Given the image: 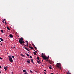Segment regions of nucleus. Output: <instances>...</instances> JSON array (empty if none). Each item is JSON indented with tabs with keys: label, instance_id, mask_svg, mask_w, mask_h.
I'll use <instances>...</instances> for the list:
<instances>
[{
	"label": "nucleus",
	"instance_id": "11",
	"mask_svg": "<svg viewBox=\"0 0 74 74\" xmlns=\"http://www.w3.org/2000/svg\"><path fill=\"white\" fill-rule=\"evenodd\" d=\"M37 59H38V60L40 61V57H37Z\"/></svg>",
	"mask_w": 74,
	"mask_h": 74
},
{
	"label": "nucleus",
	"instance_id": "28",
	"mask_svg": "<svg viewBox=\"0 0 74 74\" xmlns=\"http://www.w3.org/2000/svg\"><path fill=\"white\" fill-rule=\"evenodd\" d=\"M12 58H14V56H12Z\"/></svg>",
	"mask_w": 74,
	"mask_h": 74
},
{
	"label": "nucleus",
	"instance_id": "18",
	"mask_svg": "<svg viewBox=\"0 0 74 74\" xmlns=\"http://www.w3.org/2000/svg\"><path fill=\"white\" fill-rule=\"evenodd\" d=\"M7 29H8V30H10V28H9V27H7Z\"/></svg>",
	"mask_w": 74,
	"mask_h": 74
},
{
	"label": "nucleus",
	"instance_id": "10",
	"mask_svg": "<svg viewBox=\"0 0 74 74\" xmlns=\"http://www.w3.org/2000/svg\"><path fill=\"white\" fill-rule=\"evenodd\" d=\"M28 60V61H27V63H30V60Z\"/></svg>",
	"mask_w": 74,
	"mask_h": 74
},
{
	"label": "nucleus",
	"instance_id": "17",
	"mask_svg": "<svg viewBox=\"0 0 74 74\" xmlns=\"http://www.w3.org/2000/svg\"><path fill=\"white\" fill-rule=\"evenodd\" d=\"M23 71L24 72V73H25V72H26V70H23Z\"/></svg>",
	"mask_w": 74,
	"mask_h": 74
},
{
	"label": "nucleus",
	"instance_id": "26",
	"mask_svg": "<svg viewBox=\"0 0 74 74\" xmlns=\"http://www.w3.org/2000/svg\"><path fill=\"white\" fill-rule=\"evenodd\" d=\"M4 21H5V23H6V22H5V19H4Z\"/></svg>",
	"mask_w": 74,
	"mask_h": 74
},
{
	"label": "nucleus",
	"instance_id": "21",
	"mask_svg": "<svg viewBox=\"0 0 74 74\" xmlns=\"http://www.w3.org/2000/svg\"><path fill=\"white\" fill-rule=\"evenodd\" d=\"M31 62H33V59H31Z\"/></svg>",
	"mask_w": 74,
	"mask_h": 74
},
{
	"label": "nucleus",
	"instance_id": "30",
	"mask_svg": "<svg viewBox=\"0 0 74 74\" xmlns=\"http://www.w3.org/2000/svg\"><path fill=\"white\" fill-rule=\"evenodd\" d=\"M1 66H0V69H1Z\"/></svg>",
	"mask_w": 74,
	"mask_h": 74
},
{
	"label": "nucleus",
	"instance_id": "36",
	"mask_svg": "<svg viewBox=\"0 0 74 74\" xmlns=\"http://www.w3.org/2000/svg\"><path fill=\"white\" fill-rule=\"evenodd\" d=\"M14 73H13V72H12V74H13Z\"/></svg>",
	"mask_w": 74,
	"mask_h": 74
},
{
	"label": "nucleus",
	"instance_id": "15",
	"mask_svg": "<svg viewBox=\"0 0 74 74\" xmlns=\"http://www.w3.org/2000/svg\"><path fill=\"white\" fill-rule=\"evenodd\" d=\"M34 55H36V52H34Z\"/></svg>",
	"mask_w": 74,
	"mask_h": 74
},
{
	"label": "nucleus",
	"instance_id": "20",
	"mask_svg": "<svg viewBox=\"0 0 74 74\" xmlns=\"http://www.w3.org/2000/svg\"><path fill=\"white\" fill-rule=\"evenodd\" d=\"M49 68L51 70L52 69V67L51 66H50Z\"/></svg>",
	"mask_w": 74,
	"mask_h": 74
},
{
	"label": "nucleus",
	"instance_id": "34",
	"mask_svg": "<svg viewBox=\"0 0 74 74\" xmlns=\"http://www.w3.org/2000/svg\"><path fill=\"white\" fill-rule=\"evenodd\" d=\"M67 74H71V73H67Z\"/></svg>",
	"mask_w": 74,
	"mask_h": 74
},
{
	"label": "nucleus",
	"instance_id": "12",
	"mask_svg": "<svg viewBox=\"0 0 74 74\" xmlns=\"http://www.w3.org/2000/svg\"><path fill=\"white\" fill-rule=\"evenodd\" d=\"M25 55H26L28 57L29 56V55L27 53H25Z\"/></svg>",
	"mask_w": 74,
	"mask_h": 74
},
{
	"label": "nucleus",
	"instance_id": "27",
	"mask_svg": "<svg viewBox=\"0 0 74 74\" xmlns=\"http://www.w3.org/2000/svg\"><path fill=\"white\" fill-rule=\"evenodd\" d=\"M30 58H31V59H32V56H30Z\"/></svg>",
	"mask_w": 74,
	"mask_h": 74
},
{
	"label": "nucleus",
	"instance_id": "25",
	"mask_svg": "<svg viewBox=\"0 0 74 74\" xmlns=\"http://www.w3.org/2000/svg\"><path fill=\"white\" fill-rule=\"evenodd\" d=\"M0 59H1V60H2L3 59V58H1V57H0Z\"/></svg>",
	"mask_w": 74,
	"mask_h": 74
},
{
	"label": "nucleus",
	"instance_id": "37",
	"mask_svg": "<svg viewBox=\"0 0 74 74\" xmlns=\"http://www.w3.org/2000/svg\"><path fill=\"white\" fill-rule=\"evenodd\" d=\"M26 46H27V47H28V45H27Z\"/></svg>",
	"mask_w": 74,
	"mask_h": 74
},
{
	"label": "nucleus",
	"instance_id": "40",
	"mask_svg": "<svg viewBox=\"0 0 74 74\" xmlns=\"http://www.w3.org/2000/svg\"><path fill=\"white\" fill-rule=\"evenodd\" d=\"M51 74H53V73H51Z\"/></svg>",
	"mask_w": 74,
	"mask_h": 74
},
{
	"label": "nucleus",
	"instance_id": "14",
	"mask_svg": "<svg viewBox=\"0 0 74 74\" xmlns=\"http://www.w3.org/2000/svg\"><path fill=\"white\" fill-rule=\"evenodd\" d=\"M0 39L1 40V41H3V39L1 38H0Z\"/></svg>",
	"mask_w": 74,
	"mask_h": 74
},
{
	"label": "nucleus",
	"instance_id": "42",
	"mask_svg": "<svg viewBox=\"0 0 74 74\" xmlns=\"http://www.w3.org/2000/svg\"><path fill=\"white\" fill-rule=\"evenodd\" d=\"M42 66H44V65H42Z\"/></svg>",
	"mask_w": 74,
	"mask_h": 74
},
{
	"label": "nucleus",
	"instance_id": "5",
	"mask_svg": "<svg viewBox=\"0 0 74 74\" xmlns=\"http://www.w3.org/2000/svg\"><path fill=\"white\" fill-rule=\"evenodd\" d=\"M46 56H45V53H42V58H44Z\"/></svg>",
	"mask_w": 74,
	"mask_h": 74
},
{
	"label": "nucleus",
	"instance_id": "6",
	"mask_svg": "<svg viewBox=\"0 0 74 74\" xmlns=\"http://www.w3.org/2000/svg\"><path fill=\"white\" fill-rule=\"evenodd\" d=\"M24 48H25V49H26V50H27V51H29V52H30V51H29V49H27V48L24 47Z\"/></svg>",
	"mask_w": 74,
	"mask_h": 74
},
{
	"label": "nucleus",
	"instance_id": "29",
	"mask_svg": "<svg viewBox=\"0 0 74 74\" xmlns=\"http://www.w3.org/2000/svg\"><path fill=\"white\" fill-rule=\"evenodd\" d=\"M28 45V43H27V45Z\"/></svg>",
	"mask_w": 74,
	"mask_h": 74
},
{
	"label": "nucleus",
	"instance_id": "1",
	"mask_svg": "<svg viewBox=\"0 0 74 74\" xmlns=\"http://www.w3.org/2000/svg\"><path fill=\"white\" fill-rule=\"evenodd\" d=\"M19 42L21 44H22L23 43H25V42L23 41V39L22 38H20L19 39Z\"/></svg>",
	"mask_w": 74,
	"mask_h": 74
},
{
	"label": "nucleus",
	"instance_id": "24",
	"mask_svg": "<svg viewBox=\"0 0 74 74\" xmlns=\"http://www.w3.org/2000/svg\"><path fill=\"white\" fill-rule=\"evenodd\" d=\"M35 48L36 50L37 49V47H35Z\"/></svg>",
	"mask_w": 74,
	"mask_h": 74
},
{
	"label": "nucleus",
	"instance_id": "4",
	"mask_svg": "<svg viewBox=\"0 0 74 74\" xmlns=\"http://www.w3.org/2000/svg\"><path fill=\"white\" fill-rule=\"evenodd\" d=\"M48 58H47V56H46L45 57H44V58H43V59H45V60H46V61H48V59H48Z\"/></svg>",
	"mask_w": 74,
	"mask_h": 74
},
{
	"label": "nucleus",
	"instance_id": "38",
	"mask_svg": "<svg viewBox=\"0 0 74 74\" xmlns=\"http://www.w3.org/2000/svg\"><path fill=\"white\" fill-rule=\"evenodd\" d=\"M15 47H14V48H15Z\"/></svg>",
	"mask_w": 74,
	"mask_h": 74
},
{
	"label": "nucleus",
	"instance_id": "35",
	"mask_svg": "<svg viewBox=\"0 0 74 74\" xmlns=\"http://www.w3.org/2000/svg\"><path fill=\"white\" fill-rule=\"evenodd\" d=\"M44 71H46V70H44Z\"/></svg>",
	"mask_w": 74,
	"mask_h": 74
},
{
	"label": "nucleus",
	"instance_id": "43",
	"mask_svg": "<svg viewBox=\"0 0 74 74\" xmlns=\"http://www.w3.org/2000/svg\"><path fill=\"white\" fill-rule=\"evenodd\" d=\"M43 61V60H42V62Z\"/></svg>",
	"mask_w": 74,
	"mask_h": 74
},
{
	"label": "nucleus",
	"instance_id": "2",
	"mask_svg": "<svg viewBox=\"0 0 74 74\" xmlns=\"http://www.w3.org/2000/svg\"><path fill=\"white\" fill-rule=\"evenodd\" d=\"M56 67H57L58 69H61V64L60 63H57L56 65Z\"/></svg>",
	"mask_w": 74,
	"mask_h": 74
},
{
	"label": "nucleus",
	"instance_id": "44",
	"mask_svg": "<svg viewBox=\"0 0 74 74\" xmlns=\"http://www.w3.org/2000/svg\"><path fill=\"white\" fill-rule=\"evenodd\" d=\"M36 52H37V51H36Z\"/></svg>",
	"mask_w": 74,
	"mask_h": 74
},
{
	"label": "nucleus",
	"instance_id": "3",
	"mask_svg": "<svg viewBox=\"0 0 74 74\" xmlns=\"http://www.w3.org/2000/svg\"><path fill=\"white\" fill-rule=\"evenodd\" d=\"M8 57L9 58V61H10V62H13V60H12V57H11V56H9Z\"/></svg>",
	"mask_w": 74,
	"mask_h": 74
},
{
	"label": "nucleus",
	"instance_id": "32",
	"mask_svg": "<svg viewBox=\"0 0 74 74\" xmlns=\"http://www.w3.org/2000/svg\"><path fill=\"white\" fill-rule=\"evenodd\" d=\"M45 74H47V73L45 72H44Z\"/></svg>",
	"mask_w": 74,
	"mask_h": 74
},
{
	"label": "nucleus",
	"instance_id": "41",
	"mask_svg": "<svg viewBox=\"0 0 74 74\" xmlns=\"http://www.w3.org/2000/svg\"><path fill=\"white\" fill-rule=\"evenodd\" d=\"M0 73H1V71H0Z\"/></svg>",
	"mask_w": 74,
	"mask_h": 74
},
{
	"label": "nucleus",
	"instance_id": "19",
	"mask_svg": "<svg viewBox=\"0 0 74 74\" xmlns=\"http://www.w3.org/2000/svg\"><path fill=\"white\" fill-rule=\"evenodd\" d=\"M1 32H2V33H4V32L3 31V30H1Z\"/></svg>",
	"mask_w": 74,
	"mask_h": 74
},
{
	"label": "nucleus",
	"instance_id": "16",
	"mask_svg": "<svg viewBox=\"0 0 74 74\" xmlns=\"http://www.w3.org/2000/svg\"><path fill=\"white\" fill-rule=\"evenodd\" d=\"M21 56H23V57H24V58H25V56H24V55L22 54H21Z\"/></svg>",
	"mask_w": 74,
	"mask_h": 74
},
{
	"label": "nucleus",
	"instance_id": "8",
	"mask_svg": "<svg viewBox=\"0 0 74 74\" xmlns=\"http://www.w3.org/2000/svg\"><path fill=\"white\" fill-rule=\"evenodd\" d=\"M4 69L5 70V71H6V70H7V67L4 66Z\"/></svg>",
	"mask_w": 74,
	"mask_h": 74
},
{
	"label": "nucleus",
	"instance_id": "33",
	"mask_svg": "<svg viewBox=\"0 0 74 74\" xmlns=\"http://www.w3.org/2000/svg\"><path fill=\"white\" fill-rule=\"evenodd\" d=\"M34 64V62H32Z\"/></svg>",
	"mask_w": 74,
	"mask_h": 74
},
{
	"label": "nucleus",
	"instance_id": "31",
	"mask_svg": "<svg viewBox=\"0 0 74 74\" xmlns=\"http://www.w3.org/2000/svg\"><path fill=\"white\" fill-rule=\"evenodd\" d=\"M1 45H3V44L2 43H1Z\"/></svg>",
	"mask_w": 74,
	"mask_h": 74
},
{
	"label": "nucleus",
	"instance_id": "13",
	"mask_svg": "<svg viewBox=\"0 0 74 74\" xmlns=\"http://www.w3.org/2000/svg\"><path fill=\"white\" fill-rule=\"evenodd\" d=\"M37 62H38V63H39V64H40L41 63H41V62H40V61H37Z\"/></svg>",
	"mask_w": 74,
	"mask_h": 74
},
{
	"label": "nucleus",
	"instance_id": "39",
	"mask_svg": "<svg viewBox=\"0 0 74 74\" xmlns=\"http://www.w3.org/2000/svg\"><path fill=\"white\" fill-rule=\"evenodd\" d=\"M0 42H1V41L0 40Z\"/></svg>",
	"mask_w": 74,
	"mask_h": 74
},
{
	"label": "nucleus",
	"instance_id": "22",
	"mask_svg": "<svg viewBox=\"0 0 74 74\" xmlns=\"http://www.w3.org/2000/svg\"><path fill=\"white\" fill-rule=\"evenodd\" d=\"M26 42H27V43H28V41H27H27H26Z\"/></svg>",
	"mask_w": 74,
	"mask_h": 74
},
{
	"label": "nucleus",
	"instance_id": "23",
	"mask_svg": "<svg viewBox=\"0 0 74 74\" xmlns=\"http://www.w3.org/2000/svg\"><path fill=\"white\" fill-rule=\"evenodd\" d=\"M30 71L31 73H33V72L32 71V70H31Z\"/></svg>",
	"mask_w": 74,
	"mask_h": 74
},
{
	"label": "nucleus",
	"instance_id": "9",
	"mask_svg": "<svg viewBox=\"0 0 74 74\" xmlns=\"http://www.w3.org/2000/svg\"><path fill=\"white\" fill-rule=\"evenodd\" d=\"M29 48H30L31 49H33V47H30V46H29Z\"/></svg>",
	"mask_w": 74,
	"mask_h": 74
},
{
	"label": "nucleus",
	"instance_id": "7",
	"mask_svg": "<svg viewBox=\"0 0 74 74\" xmlns=\"http://www.w3.org/2000/svg\"><path fill=\"white\" fill-rule=\"evenodd\" d=\"M9 36L10 37V38H12V37H13V36L11 34L9 35Z\"/></svg>",
	"mask_w": 74,
	"mask_h": 74
}]
</instances>
